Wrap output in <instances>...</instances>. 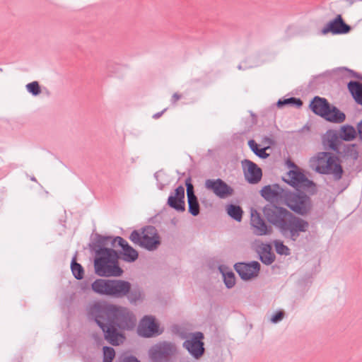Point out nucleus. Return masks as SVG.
Here are the masks:
<instances>
[{
	"label": "nucleus",
	"instance_id": "obj_44",
	"mask_svg": "<svg viewBox=\"0 0 362 362\" xmlns=\"http://www.w3.org/2000/svg\"><path fill=\"white\" fill-rule=\"evenodd\" d=\"M262 143L267 144L266 146H269V148H270L271 146L274 145L275 141L273 139H271L268 136H264L262 139Z\"/></svg>",
	"mask_w": 362,
	"mask_h": 362
},
{
	"label": "nucleus",
	"instance_id": "obj_20",
	"mask_svg": "<svg viewBox=\"0 0 362 362\" xmlns=\"http://www.w3.org/2000/svg\"><path fill=\"white\" fill-rule=\"evenodd\" d=\"M119 247L122 248L121 250L117 251L119 253V259H122L127 262H134L139 257L138 252L134 249L127 240L124 238L118 239Z\"/></svg>",
	"mask_w": 362,
	"mask_h": 362
},
{
	"label": "nucleus",
	"instance_id": "obj_5",
	"mask_svg": "<svg viewBox=\"0 0 362 362\" xmlns=\"http://www.w3.org/2000/svg\"><path fill=\"white\" fill-rule=\"evenodd\" d=\"M284 204L293 213L303 216L308 215L313 208L310 197L303 191L294 192L289 190Z\"/></svg>",
	"mask_w": 362,
	"mask_h": 362
},
{
	"label": "nucleus",
	"instance_id": "obj_10",
	"mask_svg": "<svg viewBox=\"0 0 362 362\" xmlns=\"http://www.w3.org/2000/svg\"><path fill=\"white\" fill-rule=\"evenodd\" d=\"M204 187L221 199H225L234 193V189L221 178L206 180Z\"/></svg>",
	"mask_w": 362,
	"mask_h": 362
},
{
	"label": "nucleus",
	"instance_id": "obj_36",
	"mask_svg": "<svg viewBox=\"0 0 362 362\" xmlns=\"http://www.w3.org/2000/svg\"><path fill=\"white\" fill-rule=\"evenodd\" d=\"M115 356V351L112 347H103V362H112Z\"/></svg>",
	"mask_w": 362,
	"mask_h": 362
},
{
	"label": "nucleus",
	"instance_id": "obj_11",
	"mask_svg": "<svg viewBox=\"0 0 362 362\" xmlns=\"http://www.w3.org/2000/svg\"><path fill=\"white\" fill-rule=\"evenodd\" d=\"M250 224L253 228V233L256 235H267L273 233L272 226L268 224L261 214L256 209L250 211Z\"/></svg>",
	"mask_w": 362,
	"mask_h": 362
},
{
	"label": "nucleus",
	"instance_id": "obj_32",
	"mask_svg": "<svg viewBox=\"0 0 362 362\" xmlns=\"http://www.w3.org/2000/svg\"><path fill=\"white\" fill-rule=\"evenodd\" d=\"M71 269L74 276L78 279L81 280L84 276V269L81 264L76 262L75 257H74L71 262Z\"/></svg>",
	"mask_w": 362,
	"mask_h": 362
},
{
	"label": "nucleus",
	"instance_id": "obj_13",
	"mask_svg": "<svg viewBox=\"0 0 362 362\" xmlns=\"http://www.w3.org/2000/svg\"><path fill=\"white\" fill-rule=\"evenodd\" d=\"M139 336L149 338L161 334L159 331V325L156 322V318L151 315L144 316L138 327L137 329Z\"/></svg>",
	"mask_w": 362,
	"mask_h": 362
},
{
	"label": "nucleus",
	"instance_id": "obj_24",
	"mask_svg": "<svg viewBox=\"0 0 362 362\" xmlns=\"http://www.w3.org/2000/svg\"><path fill=\"white\" fill-rule=\"evenodd\" d=\"M110 279H97L91 284L92 291L100 296H109Z\"/></svg>",
	"mask_w": 362,
	"mask_h": 362
},
{
	"label": "nucleus",
	"instance_id": "obj_29",
	"mask_svg": "<svg viewBox=\"0 0 362 362\" xmlns=\"http://www.w3.org/2000/svg\"><path fill=\"white\" fill-rule=\"evenodd\" d=\"M303 103L300 98L291 97L288 98H281L276 103V106L279 108H282L285 106H292L296 108H300L303 106Z\"/></svg>",
	"mask_w": 362,
	"mask_h": 362
},
{
	"label": "nucleus",
	"instance_id": "obj_9",
	"mask_svg": "<svg viewBox=\"0 0 362 362\" xmlns=\"http://www.w3.org/2000/svg\"><path fill=\"white\" fill-rule=\"evenodd\" d=\"M289 190L287 187H283L279 184L275 183L265 185L259 193L269 203L284 204Z\"/></svg>",
	"mask_w": 362,
	"mask_h": 362
},
{
	"label": "nucleus",
	"instance_id": "obj_47",
	"mask_svg": "<svg viewBox=\"0 0 362 362\" xmlns=\"http://www.w3.org/2000/svg\"><path fill=\"white\" fill-rule=\"evenodd\" d=\"M359 140L362 141V119L356 125Z\"/></svg>",
	"mask_w": 362,
	"mask_h": 362
},
{
	"label": "nucleus",
	"instance_id": "obj_52",
	"mask_svg": "<svg viewBox=\"0 0 362 362\" xmlns=\"http://www.w3.org/2000/svg\"><path fill=\"white\" fill-rule=\"evenodd\" d=\"M180 362H189V361L187 359H182L180 361Z\"/></svg>",
	"mask_w": 362,
	"mask_h": 362
},
{
	"label": "nucleus",
	"instance_id": "obj_3",
	"mask_svg": "<svg viewBox=\"0 0 362 362\" xmlns=\"http://www.w3.org/2000/svg\"><path fill=\"white\" fill-rule=\"evenodd\" d=\"M110 236L95 235V240L90 245L91 250L95 252L94 269L95 273L101 277H118L122 275L124 271L119 267V256L117 250L105 247Z\"/></svg>",
	"mask_w": 362,
	"mask_h": 362
},
{
	"label": "nucleus",
	"instance_id": "obj_30",
	"mask_svg": "<svg viewBox=\"0 0 362 362\" xmlns=\"http://www.w3.org/2000/svg\"><path fill=\"white\" fill-rule=\"evenodd\" d=\"M227 214L236 221L240 222L243 218V210L239 205L230 204L227 206Z\"/></svg>",
	"mask_w": 362,
	"mask_h": 362
},
{
	"label": "nucleus",
	"instance_id": "obj_35",
	"mask_svg": "<svg viewBox=\"0 0 362 362\" xmlns=\"http://www.w3.org/2000/svg\"><path fill=\"white\" fill-rule=\"evenodd\" d=\"M274 245L275 247L276 252L281 255H289L290 249L284 244L281 240H276L274 241Z\"/></svg>",
	"mask_w": 362,
	"mask_h": 362
},
{
	"label": "nucleus",
	"instance_id": "obj_18",
	"mask_svg": "<svg viewBox=\"0 0 362 362\" xmlns=\"http://www.w3.org/2000/svg\"><path fill=\"white\" fill-rule=\"evenodd\" d=\"M129 291V282L123 279H110L109 296L113 298H123Z\"/></svg>",
	"mask_w": 362,
	"mask_h": 362
},
{
	"label": "nucleus",
	"instance_id": "obj_46",
	"mask_svg": "<svg viewBox=\"0 0 362 362\" xmlns=\"http://www.w3.org/2000/svg\"><path fill=\"white\" fill-rule=\"evenodd\" d=\"M182 98V95L178 93H175L171 98L172 104L175 105Z\"/></svg>",
	"mask_w": 362,
	"mask_h": 362
},
{
	"label": "nucleus",
	"instance_id": "obj_12",
	"mask_svg": "<svg viewBox=\"0 0 362 362\" xmlns=\"http://www.w3.org/2000/svg\"><path fill=\"white\" fill-rule=\"evenodd\" d=\"M261 265L257 261H252L248 263L238 262L234 265L235 272L244 281H249L259 275Z\"/></svg>",
	"mask_w": 362,
	"mask_h": 362
},
{
	"label": "nucleus",
	"instance_id": "obj_54",
	"mask_svg": "<svg viewBox=\"0 0 362 362\" xmlns=\"http://www.w3.org/2000/svg\"><path fill=\"white\" fill-rule=\"evenodd\" d=\"M31 180H33V181H36V179H35V177H31Z\"/></svg>",
	"mask_w": 362,
	"mask_h": 362
},
{
	"label": "nucleus",
	"instance_id": "obj_14",
	"mask_svg": "<svg viewBox=\"0 0 362 362\" xmlns=\"http://www.w3.org/2000/svg\"><path fill=\"white\" fill-rule=\"evenodd\" d=\"M351 30V27L344 22L341 15L338 14L322 28V33L323 35L329 33L332 35H344L349 33Z\"/></svg>",
	"mask_w": 362,
	"mask_h": 362
},
{
	"label": "nucleus",
	"instance_id": "obj_2",
	"mask_svg": "<svg viewBox=\"0 0 362 362\" xmlns=\"http://www.w3.org/2000/svg\"><path fill=\"white\" fill-rule=\"evenodd\" d=\"M262 212L266 220L276 228L286 239L296 242L300 233L309 228V223L276 204H267Z\"/></svg>",
	"mask_w": 362,
	"mask_h": 362
},
{
	"label": "nucleus",
	"instance_id": "obj_19",
	"mask_svg": "<svg viewBox=\"0 0 362 362\" xmlns=\"http://www.w3.org/2000/svg\"><path fill=\"white\" fill-rule=\"evenodd\" d=\"M167 204L178 212L185 211V188L182 185L178 186L174 193L169 195Z\"/></svg>",
	"mask_w": 362,
	"mask_h": 362
},
{
	"label": "nucleus",
	"instance_id": "obj_4",
	"mask_svg": "<svg viewBox=\"0 0 362 362\" xmlns=\"http://www.w3.org/2000/svg\"><path fill=\"white\" fill-rule=\"evenodd\" d=\"M310 163L311 168L317 173L331 175L334 182L339 181L344 173L339 157L330 152H319Z\"/></svg>",
	"mask_w": 362,
	"mask_h": 362
},
{
	"label": "nucleus",
	"instance_id": "obj_39",
	"mask_svg": "<svg viewBox=\"0 0 362 362\" xmlns=\"http://www.w3.org/2000/svg\"><path fill=\"white\" fill-rule=\"evenodd\" d=\"M185 186L187 188V199L197 197V195L195 194V192H194V185H192V177L190 176H189L185 180Z\"/></svg>",
	"mask_w": 362,
	"mask_h": 362
},
{
	"label": "nucleus",
	"instance_id": "obj_26",
	"mask_svg": "<svg viewBox=\"0 0 362 362\" xmlns=\"http://www.w3.org/2000/svg\"><path fill=\"white\" fill-rule=\"evenodd\" d=\"M347 88L355 102L362 105V83L356 81H350Z\"/></svg>",
	"mask_w": 362,
	"mask_h": 362
},
{
	"label": "nucleus",
	"instance_id": "obj_8",
	"mask_svg": "<svg viewBox=\"0 0 362 362\" xmlns=\"http://www.w3.org/2000/svg\"><path fill=\"white\" fill-rule=\"evenodd\" d=\"M204 339V335L202 332L189 333L188 339L183 342L182 346L194 359H199L205 354Z\"/></svg>",
	"mask_w": 362,
	"mask_h": 362
},
{
	"label": "nucleus",
	"instance_id": "obj_1",
	"mask_svg": "<svg viewBox=\"0 0 362 362\" xmlns=\"http://www.w3.org/2000/svg\"><path fill=\"white\" fill-rule=\"evenodd\" d=\"M88 313L112 346L123 344L126 339L123 332L134 329L136 325V317L128 308L105 301L94 303Z\"/></svg>",
	"mask_w": 362,
	"mask_h": 362
},
{
	"label": "nucleus",
	"instance_id": "obj_23",
	"mask_svg": "<svg viewBox=\"0 0 362 362\" xmlns=\"http://www.w3.org/2000/svg\"><path fill=\"white\" fill-rule=\"evenodd\" d=\"M340 137V134L337 131L334 129H329L327 131L325 137L324 138V143L327 142L329 148L333 151H335L343 143Z\"/></svg>",
	"mask_w": 362,
	"mask_h": 362
},
{
	"label": "nucleus",
	"instance_id": "obj_53",
	"mask_svg": "<svg viewBox=\"0 0 362 362\" xmlns=\"http://www.w3.org/2000/svg\"><path fill=\"white\" fill-rule=\"evenodd\" d=\"M238 69H240V70L243 69V67H242V65H241V64L238 65Z\"/></svg>",
	"mask_w": 362,
	"mask_h": 362
},
{
	"label": "nucleus",
	"instance_id": "obj_33",
	"mask_svg": "<svg viewBox=\"0 0 362 362\" xmlns=\"http://www.w3.org/2000/svg\"><path fill=\"white\" fill-rule=\"evenodd\" d=\"M188 211L193 216H197L200 213V205L197 197L187 199Z\"/></svg>",
	"mask_w": 362,
	"mask_h": 362
},
{
	"label": "nucleus",
	"instance_id": "obj_45",
	"mask_svg": "<svg viewBox=\"0 0 362 362\" xmlns=\"http://www.w3.org/2000/svg\"><path fill=\"white\" fill-rule=\"evenodd\" d=\"M122 362H140V361L134 356H124Z\"/></svg>",
	"mask_w": 362,
	"mask_h": 362
},
{
	"label": "nucleus",
	"instance_id": "obj_48",
	"mask_svg": "<svg viewBox=\"0 0 362 362\" xmlns=\"http://www.w3.org/2000/svg\"><path fill=\"white\" fill-rule=\"evenodd\" d=\"M166 110H167V108H165L162 111L154 114L153 115V118L155 119H157L160 118Z\"/></svg>",
	"mask_w": 362,
	"mask_h": 362
},
{
	"label": "nucleus",
	"instance_id": "obj_38",
	"mask_svg": "<svg viewBox=\"0 0 362 362\" xmlns=\"http://www.w3.org/2000/svg\"><path fill=\"white\" fill-rule=\"evenodd\" d=\"M143 234H144V231L140 233L138 230H134L131 233L129 238L134 244L138 245L141 247L143 240Z\"/></svg>",
	"mask_w": 362,
	"mask_h": 362
},
{
	"label": "nucleus",
	"instance_id": "obj_43",
	"mask_svg": "<svg viewBox=\"0 0 362 362\" xmlns=\"http://www.w3.org/2000/svg\"><path fill=\"white\" fill-rule=\"evenodd\" d=\"M111 237V239L108 240L107 241V245L109 244V242H110V245L112 247H119V241H118V239L119 238H122V237L120 236H116L115 238H112V236Z\"/></svg>",
	"mask_w": 362,
	"mask_h": 362
},
{
	"label": "nucleus",
	"instance_id": "obj_49",
	"mask_svg": "<svg viewBox=\"0 0 362 362\" xmlns=\"http://www.w3.org/2000/svg\"><path fill=\"white\" fill-rule=\"evenodd\" d=\"M286 163L289 168H293L292 170H297V168H299L293 162L290 160H288Z\"/></svg>",
	"mask_w": 362,
	"mask_h": 362
},
{
	"label": "nucleus",
	"instance_id": "obj_6",
	"mask_svg": "<svg viewBox=\"0 0 362 362\" xmlns=\"http://www.w3.org/2000/svg\"><path fill=\"white\" fill-rule=\"evenodd\" d=\"M287 175L288 179L286 180L283 177L282 180L289 185L296 188L297 192L304 190L311 195L316 194L317 188L315 183L309 180L300 168H297V170H290L287 173Z\"/></svg>",
	"mask_w": 362,
	"mask_h": 362
},
{
	"label": "nucleus",
	"instance_id": "obj_21",
	"mask_svg": "<svg viewBox=\"0 0 362 362\" xmlns=\"http://www.w3.org/2000/svg\"><path fill=\"white\" fill-rule=\"evenodd\" d=\"M330 105L331 104L326 98L315 96L310 101L309 107L313 113L323 118L327 115Z\"/></svg>",
	"mask_w": 362,
	"mask_h": 362
},
{
	"label": "nucleus",
	"instance_id": "obj_28",
	"mask_svg": "<svg viewBox=\"0 0 362 362\" xmlns=\"http://www.w3.org/2000/svg\"><path fill=\"white\" fill-rule=\"evenodd\" d=\"M125 297L131 304L136 305L138 302L143 301L144 295L143 291L139 287L132 288V284L129 283V291Z\"/></svg>",
	"mask_w": 362,
	"mask_h": 362
},
{
	"label": "nucleus",
	"instance_id": "obj_34",
	"mask_svg": "<svg viewBox=\"0 0 362 362\" xmlns=\"http://www.w3.org/2000/svg\"><path fill=\"white\" fill-rule=\"evenodd\" d=\"M219 269L223 274V281H224L226 286L228 288H233L235 284V274L232 271H229V272H227L225 273L221 267L219 268Z\"/></svg>",
	"mask_w": 362,
	"mask_h": 362
},
{
	"label": "nucleus",
	"instance_id": "obj_15",
	"mask_svg": "<svg viewBox=\"0 0 362 362\" xmlns=\"http://www.w3.org/2000/svg\"><path fill=\"white\" fill-rule=\"evenodd\" d=\"M241 163L245 180L250 184H257L262 177V169L248 159H245Z\"/></svg>",
	"mask_w": 362,
	"mask_h": 362
},
{
	"label": "nucleus",
	"instance_id": "obj_55",
	"mask_svg": "<svg viewBox=\"0 0 362 362\" xmlns=\"http://www.w3.org/2000/svg\"><path fill=\"white\" fill-rule=\"evenodd\" d=\"M347 187H348V185H346L345 187H344V188L341 189V191H343L344 189H345Z\"/></svg>",
	"mask_w": 362,
	"mask_h": 362
},
{
	"label": "nucleus",
	"instance_id": "obj_42",
	"mask_svg": "<svg viewBox=\"0 0 362 362\" xmlns=\"http://www.w3.org/2000/svg\"><path fill=\"white\" fill-rule=\"evenodd\" d=\"M248 146H250L251 151L255 154L258 150L259 149V145L256 143V141L253 139H250L248 141Z\"/></svg>",
	"mask_w": 362,
	"mask_h": 362
},
{
	"label": "nucleus",
	"instance_id": "obj_51",
	"mask_svg": "<svg viewBox=\"0 0 362 362\" xmlns=\"http://www.w3.org/2000/svg\"><path fill=\"white\" fill-rule=\"evenodd\" d=\"M158 172H156V173L154 174V177H155V178H156L157 180H158Z\"/></svg>",
	"mask_w": 362,
	"mask_h": 362
},
{
	"label": "nucleus",
	"instance_id": "obj_25",
	"mask_svg": "<svg viewBox=\"0 0 362 362\" xmlns=\"http://www.w3.org/2000/svg\"><path fill=\"white\" fill-rule=\"evenodd\" d=\"M325 120L333 123H342L346 119V115L336 106L330 105L327 115L323 117Z\"/></svg>",
	"mask_w": 362,
	"mask_h": 362
},
{
	"label": "nucleus",
	"instance_id": "obj_7",
	"mask_svg": "<svg viewBox=\"0 0 362 362\" xmlns=\"http://www.w3.org/2000/svg\"><path fill=\"white\" fill-rule=\"evenodd\" d=\"M177 351L174 343L163 341L153 345L148 351V356L153 362H170Z\"/></svg>",
	"mask_w": 362,
	"mask_h": 362
},
{
	"label": "nucleus",
	"instance_id": "obj_40",
	"mask_svg": "<svg viewBox=\"0 0 362 362\" xmlns=\"http://www.w3.org/2000/svg\"><path fill=\"white\" fill-rule=\"evenodd\" d=\"M284 317V311H277L276 313H274L272 318L271 321L273 323H278L279 322L281 321Z\"/></svg>",
	"mask_w": 362,
	"mask_h": 362
},
{
	"label": "nucleus",
	"instance_id": "obj_41",
	"mask_svg": "<svg viewBox=\"0 0 362 362\" xmlns=\"http://www.w3.org/2000/svg\"><path fill=\"white\" fill-rule=\"evenodd\" d=\"M268 149H269V146H264L262 148H259L255 155L260 158L266 159L269 156V153L266 152Z\"/></svg>",
	"mask_w": 362,
	"mask_h": 362
},
{
	"label": "nucleus",
	"instance_id": "obj_22",
	"mask_svg": "<svg viewBox=\"0 0 362 362\" xmlns=\"http://www.w3.org/2000/svg\"><path fill=\"white\" fill-rule=\"evenodd\" d=\"M259 255V260L266 265L272 264L276 258L275 255L272 252V247L269 243H262L257 250Z\"/></svg>",
	"mask_w": 362,
	"mask_h": 362
},
{
	"label": "nucleus",
	"instance_id": "obj_16",
	"mask_svg": "<svg viewBox=\"0 0 362 362\" xmlns=\"http://www.w3.org/2000/svg\"><path fill=\"white\" fill-rule=\"evenodd\" d=\"M358 146L356 144H344L342 143L341 146L334 152L339 157V162L343 160H351L353 163L358 160L359 156Z\"/></svg>",
	"mask_w": 362,
	"mask_h": 362
},
{
	"label": "nucleus",
	"instance_id": "obj_37",
	"mask_svg": "<svg viewBox=\"0 0 362 362\" xmlns=\"http://www.w3.org/2000/svg\"><path fill=\"white\" fill-rule=\"evenodd\" d=\"M27 90L33 95H38L41 93V88L37 81H33L26 85Z\"/></svg>",
	"mask_w": 362,
	"mask_h": 362
},
{
	"label": "nucleus",
	"instance_id": "obj_17",
	"mask_svg": "<svg viewBox=\"0 0 362 362\" xmlns=\"http://www.w3.org/2000/svg\"><path fill=\"white\" fill-rule=\"evenodd\" d=\"M147 233L143 234V240L141 247L148 251L156 250L160 245V238L153 226H148L144 229Z\"/></svg>",
	"mask_w": 362,
	"mask_h": 362
},
{
	"label": "nucleus",
	"instance_id": "obj_27",
	"mask_svg": "<svg viewBox=\"0 0 362 362\" xmlns=\"http://www.w3.org/2000/svg\"><path fill=\"white\" fill-rule=\"evenodd\" d=\"M340 138L342 141H351L354 140L357 136V128L355 129L352 125L345 124L340 127L339 129Z\"/></svg>",
	"mask_w": 362,
	"mask_h": 362
},
{
	"label": "nucleus",
	"instance_id": "obj_31",
	"mask_svg": "<svg viewBox=\"0 0 362 362\" xmlns=\"http://www.w3.org/2000/svg\"><path fill=\"white\" fill-rule=\"evenodd\" d=\"M344 71L349 72V76L362 81V75L361 74H359L354 70L346 68V67H340L335 70H333L332 71H327L323 73L322 74L320 75L319 77L322 76V77L328 78V77H331L333 74H341Z\"/></svg>",
	"mask_w": 362,
	"mask_h": 362
},
{
	"label": "nucleus",
	"instance_id": "obj_50",
	"mask_svg": "<svg viewBox=\"0 0 362 362\" xmlns=\"http://www.w3.org/2000/svg\"><path fill=\"white\" fill-rule=\"evenodd\" d=\"M158 189L162 190L164 187V185H163L162 183H160L158 185Z\"/></svg>",
	"mask_w": 362,
	"mask_h": 362
}]
</instances>
